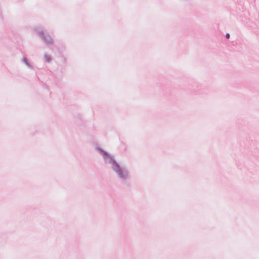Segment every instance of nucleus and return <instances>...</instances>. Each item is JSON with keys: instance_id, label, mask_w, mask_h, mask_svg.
<instances>
[{"instance_id": "nucleus-1", "label": "nucleus", "mask_w": 259, "mask_h": 259, "mask_svg": "<svg viewBox=\"0 0 259 259\" xmlns=\"http://www.w3.org/2000/svg\"><path fill=\"white\" fill-rule=\"evenodd\" d=\"M230 34L229 33H226V37L228 39L230 38Z\"/></svg>"}, {"instance_id": "nucleus-3", "label": "nucleus", "mask_w": 259, "mask_h": 259, "mask_svg": "<svg viewBox=\"0 0 259 259\" xmlns=\"http://www.w3.org/2000/svg\"><path fill=\"white\" fill-rule=\"evenodd\" d=\"M116 171H117V172H118L119 174V175H120V170L119 169V168H118Z\"/></svg>"}, {"instance_id": "nucleus-4", "label": "nucleus", "mask_w": 259, "mask_h": 259, "mask_svg": "<svg viewBox=\"0 0 259 259\" xmlns=\"http://www.w3.org/2000/svg\"><path fill=\"white\" fill-rule=\"evenodd\" d=\"M46 40L47 41H48V42H52V41L51 40V39H50V38H49V39H48V40L46 39Z\"/></svg>"}, {"instance_id": "nucleus-2", "label": "nucleus", "mask_w": 259, "mask_h": 259, "mask_svg": "<svg viewBox=\"0 0 259 259\" xmlns=\"http://www.w3.org/2000/svg\"><path fill=\"white\" fill-rule=\"evenodd\" d=\"M45 58H46V59L47 61H48V62H49V61H50V58H49V57H48V56H46V57H45Z\"/></svg>"}]
</instances>
